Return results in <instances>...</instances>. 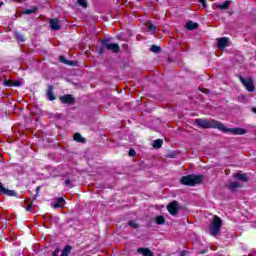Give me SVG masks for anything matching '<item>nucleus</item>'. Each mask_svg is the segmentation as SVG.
Instances as JSON below:
<instances>
[{
	"instance_id": "obj_6",
	"label": "nucleus",
	"mask_w": 256,
	"mask_h": 256,
	"mask_svg": "<svg viewBox=\"0 0 256 256\" xmlns=\"http://www.w3.org/2000/svg\"><path fill=\"white\" fill-rule=\"evenodd\" d=\"M179 209H181V207L177 201H173L167 206V210L169 211L170 215H177V213H179Z\"/></svg>"
},
{
	"instance_id": "obj_30",
	"label": "nucleus",
	"mask_w": 256,
	"mask_h": 256,
	"mask_svg": "<svg viewBox=\"0 0 256 256\" xmlns=\"http://www.w3.org/2000/svg\"><path fill=\"white\" fill-rule=\"evenodd\" d=\"M65 185H66V187H71V180L70 179H66L65 180Z\"/></svg>"
},
{
	"instance_id": "obj_15",
	"label": "nucleus",
	"mask_w": 256,
	"mask_h": 256,
	"mask_svg": "<svg viewBox=\"0 0 256 256\" xmlns=\"http://www.w3.org/2000/svg\"><path fill=\"white\" fill-rule=\"evenodd\" d=\"M65 206V199L57 198L56 202L54 203V209H59Z\"/></svg>"
},
{
	"instance_id": "obj_4",
	"label": "nucleus",
	"mask_w": 256,
	"mask_h": 256,
	"mask_svg": "<svg viewBox=\"0 0 256 256\" xmlns=\"http://www.w3.org/2000/svg\"><path fill=\"white\" fill-rule=\"evenodd\" d=\"M222 133H230V135H245L247 133L246 129L243 128H227L224 124H222V128L220 129Z\"/></svg>"
},
{
	"instance_id": "obj_22",
	"label": "nucleus",
	"mask_w": 256,
	"mask_h": 256,
	"mask_svg": "<svg viewBox=\"0 0 256 256\" xmlns=\"http://www.w3.org/2000/svg\"><path fill=\"white\" fill-rule=\"evenodd\" d=\"M161 145H163V140H161V139L155 140V141L153 142V147H154V149H159V148H161Z\"/></svg>"
},
{
	"instance_id": "obj_34",
	"label": "nucleus",
	"mask_w": 256,
	"mask_h": 256,
	"mask_svg": "<svg viewBox=\"0 0 256 256\" xmlns=\"http://www.w3.org/2000/svg\"><path fill=\"white\" fill-rule=\"evenodd\" d=\"M26 211H31V205H28V206L26 207Z\"/></svg>"
},
{
	"instance_id": "obj_3",
	"label": "nucleus",
	"mask_w": 256,
	"mask_h": 256,
	"mask_svg": "<svg viewBox=\"0 0 256 256\" xmlns=\"http://www.w3.org/2000/svg\"><path fill=\"white\" fill-rule=\"evenodd\" d=\"M221 227H223V220H221L219 216H214L210 225V235L216 237V235L219 234V231H221Z\"/></svg>"
},
{
	"instance_id": "obj_32",
	"label": "nucleus",
	"mask_w": 256,
	"mask_h": 256,
	"mask_svg": "<svg viewBox=\"0 0 256 256\" xmlns=\"http://www.w3.org/2000/svg\"><path fill=\"white\" fill-rule=\"evenodd\" d=\"M129 156H130V157L135 156V150L130 149V150H129Z\"/></svg>"
},
{
	"instance_id": "obj_28",
	"label": "nucleus",
	"mask_w": 256,
	"mask_h": 256,
	"mask_svg": "<svg viewBox=\"0 0 256 256\" xmlns=\"http://www.w3.org/2000/svg\"><path fill=\"white\" fill-rule=\"evenodd\" d=\"M150 50L152 51V53H159V51H161V48L159 46L152 45Z\"/></svg>"
},
{
	"instance_id": "obj_31",
	"label": "nucleus",
	"mask_w": 256,
	"mask_h": 256,
	"mask_svg": "<svg viewBox=\"0 0 256 256\" xmlns=\"http://www.w3.org/2000/svg\"><path fill=\"white\" fill-rule=\"evenodd\" d=\"M129 225H130V227H133L134 229H136V227H137V223H135L133 221L129 222Z\"/></svg>"
},
{
	"instance_id": "obj_21",
	"label": "nucleus",
	"mask_w": 256,
	"mask_h": 256,
	"mask_svg": "<svg viewBox=\"0 0 256 256\" xmlns=\"http://www.w3.org/2000/svg\"><path fill=\"white\" fill-rule=\"evenodd\" d=\"M25 15H31L33 13H37V7H32L30 9L23 10Z\"/></svg>"
},
{
	"instance_id": "obj_18",
	"label": "nucleus",
	"mask_w": 256,
	"mask_h": 256,
	"mask_svg": "<svg viewBox=\"0 0 256 256\" xmlns=\"http://www.w3.org/2000/svg\"><path fill=\"white\" fill-rule=\"evenodd\" d=\"M146 29L149 31V33H155L157 27L153 23L148 22L146 23Z\"/></svg>"
},
{
	"instance_id": "obj_8",
	"label": "nucleus",
	"mask_w": 256,
	"mask_h": 256,
	"mask_svg": "<svg viewBox=\"0 0 256 256\" xmlns=\"http://www.w3.org/2000/svg\"><path fill=\"white\" fill-rule=\"evenodd\" d=\"M240 81L245 86V89H247V91H254L255 88L253 86V80L251 78L240 77Z\"/></svg>"
},
{
	"instance_id": "obj_29",
	"label": "nucleus",
	"mask_w": 256,
	"mask_h": 256,
	"mask_svg": "<svg viewBox=\"0 0 256 256\" xmlns=\"http://www.w3.org/2000/svg\"><path fill=\"white\" fill-rule=\"evenodd\" d=\"M78 3L81 7H87V0H78Z\"/></svg>"
},
{
	"instance_id": "obj_2",
	"label": "nucleus",
	"mask_w": 256,
	"mask_h": 256,
	"mask_svg": "<svg viewBox=\"0 0 256 256\" xmlns=\"http://www.w3.org/2000/svg\"><path fill=\"white\" fill-rule=\"evenodd\" d=\"M182 185H190V187H195L203 182L202 175H188L181 178Z\"/></svg>"
},
{
	"instance_id": "obj_23",
	"label": "nucleus",
	"mask_w": 256,
	"mask_h": 256,
	"mask_svg": "<svg viewBox=\"0 0 256 256\" xmlns=\"http://www.w3.org/2000/svg\"><path fill=\"white\" fill-rule=\"evenodd\" d=\"M15 37H16V39H17L20 43H25V37L22 36L21 33L16 32V33H15Z\"/></svg>"
},
{
	"instance_id": "obj_1",
	"label": "nucleus",
	"mask_w": 256,
	"mask_h": 256,
	"mask_svg": "<svg viewBox=\"0 0 256 256\" xmlns=\"http://www.w3.org/2000/svg\"><path fill=\"white\" fill-rule=\"evenodd\" d=\"M195 123L202 129H218V131L223 129V123L216 120L196 119Z\"/></svg>"
},
{
	"instance_id": "obj_9",
	"label": "nucleus",
	"mask_w": 256,
	"mask_h": 256,
	"mask_svg": "<svg viewBox=\"0 0 256 256\" xmlns=\"http://www.w3.org/2000/svg\"><path fill=\"white\" fill-rule=\"evenodd\" d=\"M0 193H3V195H7L8 197H17V192H15V190L5 188L2 183H0Z\"/></svg>"
},
{
	"instance_id": "obj_33",
	"label": "nucleus",
	"mask_w": 256,
	"mask_h": 256,
	"mask_svg": "<svg viewBox=\"0 0 256 256\" xmlns=\"http://www.w3.org/2000/svg\"><path fill=\"white\" fill-rule=\"evenodd\" d=\"M103 53H104V48L100 49V51H99L100 55H103Z\"/></svg>"
},
{
	"instance_id": "obj_12",
	"label": "nucleus",
	"mask_w": 256,
	"mask_h": 256,
	"mask_svg": "<svg viewBox=\"0 0 256 256\" xmlns=\"http://www.w3.org/2000/svg\"><path fill=\"white\" fill-rule=\"evenodd\" d=\"M230 5H231V1L227 0L222 4H215V7H216V9H220L222 11H227V9H229Z\"/></svg>"
},
{
	"instance_id": "obj_27",
	"label": "nucleus",
	"mask_w": 256,
	"mask_h": 256,
	"mask_svg": "<svg viewBox=\"0 0 256 256\" xmlns=\"http://www.w3.org/2000/svg\"><path fill=\"white\" fill-rule=\"evenodd\" d=\"M236 179H240V181H247V174H236Z\"/></svg>"
},
{
	"instance_id": "obj_26",
	"label": "nucleus",
	"mask_w": 256,
	"mask_h": 256,
	"mask_svg": "<svg viewBox=\"0 0 256 256\" xmlns=\"http://www.w3.org/2000/svg\"><path fill=\"white\" fill-rule=\"evenodd\" d=\"M156 223H157V225H164L165 224V217H163V216L156 217Z\"/></svg>"
},
{
	"instance_id": "obj_11",
	"label": "nucleus",
	"mask_w": 256,
	"mask_h": 256,
	"mask_svg": "<svg viewBox=\"0 0 256 256\" xmlns=\"http://www.w3.org/2000/svg\"><path fill=\"white\" fill-rule=\"evenodd\" d=\"M60 101L63 103H68V105H73V103H75V98H73L72 95H64L60 97Z\"/></svg>"
},
{
	"instance_id": "obj_36",
	"label": "nucleus",
	"mask_w": 256,
	"mask_h": 256,
	"mask_svg": "<svg viewBox=\"0 0 256 256\" xmlns=\"http://www.w3.org/2000/svg\"><path fill=\"white\" fill-rule=\"evenodd\" d=\"M39 189H41V187L36 188V192H37L36 195H39Z\"/></svg>"
},
{
	"instance_id": "obj_25",
	"label": "nucleus",
	"mask_w": 256,
	"mask_h": 256,
	"mask_svg": "<svg viewBox=\"0 0 256 256\" xmlns=\"http://www.w3.org/2000/svg\"><path fill=\"white\" fill-rule=\"evenodd\" d=\"M69 253H71V246H66L63 250H62V256H69Z\"/></svg>"
},
{
	"instance_id": "obj_20",
	"label": "nucleus",
	"mask_w": 256,
	"mask_h": 256,
	"mask_svg": "<svg viewBox=\"0 0 256 256\" xmlns=\"http://www.w3.org/2000/svg\"><path fill=\"white\" fill-rule=\"evenodd\" d=\"M60 62L64 63L65 65H75L74 61H69L65 56H60Z\"/></svg>"
},
{
	"instance_id": "obj_24",
	"label": "nucleus",
	"mask_w": 256,
	"mask_h": 256,
	"mask_svg": "<svg viewBox=\"0 0 256 256\" xmlns=\"http://www.w3.org/2000/svg\"><path fill=\"white\" fill-rule=\"evenodd\" d=\"M239 187H241V185H239L238 182H231L230 183L231 191H237V189H239Z\"/></svg>"
},
{
	"instance_id": "obj_10",
	"label": "nucleus",
	"mask_w": 256,
	"mask_h": 256,
	"mask_svg": "<svg viewBox=\"0 0 256 256\" xmlns=\"http://www.w3.org/2000/svg\"><path fill=\"white\" fill-rule=\"evenodd\" d=\"M50 27L54 31H59V29H61V21H59L58 19H51L50 20Z\"/></svg>"
},
{
	"instance_id": "obj_13",
	"label": "nucleus",
	"mask_w": 256,
	"mask_h": 256,
	"mask_svg": "<svg viewBox=\"0 0 256 256\" xmlns=\"http://www.w3.org/2000/svg\"><path fill=\"white\" fill-rule=\"evenodd\" d=\"M3 85L5 87H20L21 86V82L20 81L13 82L11 80H4L3 81Z\"/></svg>"
},
{
	"instance_id": "obj_7",
	"label": "nucleus",
	"mask_w": 256,
	"mask_h": 256,
	"mask_svg": "<svg viewBox=\"0 0 256 256\" xmlns=\"http://www.w3.org/2000/svg\"><path fill=\"white\" fill-rule=\"evenodd\" d=\"M216 41H217V47L220 50L225 49V47H229V45H231V42L227 37L217 38Z\"/></svg>"
},
{
	"instance_id": "obj_5",
	"label": "nucleus",
	"mask_w": 256,
	"mask_h": 256,
	"mask_svg": "<svg viewBox=\"0 0 256 256\" xmlns=\"http://www.w3.org/2000/svg\"><path fill=\"white\" fill-rule=\"evenodd\" d=\"M104 49H107L108 51H112V53H119V44L116 43H109V40H103L102 41Z\"/></svg>"
},
{
	"instance_id": "obj_16",
	"label": "nucleus",
	"mask_w": 256,
	"mask_h": 256,
	"mask_svg": "<svg viewBox=\"0 0 256 256\" xmlns=\"http://www.w3.org/2000/svg\"><path fill=\"white\" fill-rule=\"evenodd\" d=\"M199 27V24L197 22L189 21L186 23V29L189 31H193V29H197Z\"/></svg>"
},
{
	"instance_id": "obj_19",
	"label": "nucleus",
	"mask_w": 256,
	"mask_h": 256,
	"mask_svg": "<svg viewBox=\"0 0 256 256\" xmlns=\"http://www.w3.org/2000/svg\"><path fill=\"white\" fill-rule=\"evenodd\" d=\"M74 141H77L78 143H84L85 139L80 133L74 134Z\"/></svg>"
},
{
	"instance_id": "obj_17",
	"label": "nucleus",
	"mask_w": 256,
	"mask_h": 256,
	"mask_svg": "<svg viewBox=\"0 0 256 256\" xmlns=\"http://www.w3.org/2000/svg\"><path fill=\"white\" fill-rule=\"evenodd\" d=\"M47 98L49 101H55V94L53 93V86H49L47 91Z\"/></svg>"
},
{
	"instance_id": "obj_14",
	"label": "nucleus",
	"mask_w": 256,
	"mask_h": 256,
	"mask_svg": "<svg viewBox=\"0 0 256 256\" xmlns=\"http://www.w3.org/2000/svg\"><path fill=\"white\" fill-rule=\"evenodd\" d=\"M137 252L143 256H153V252L149 248H139Z\"/></svg>"
},
{
	"instance_id": "obj_35",
	"label": "nucleus",
	"mask_w": 256,
	"mask_h": 256,
	"mask_svg": "<svg viewBox=\"0 0 256 256\" xmlns=\"http://www.w3.org/2000/svg\"><path fill=\"white\" fill-rule=\"evenodd\" d=\"M202 3L203 7H205V0H199Z\"/></svg>"
}]
</instances>
